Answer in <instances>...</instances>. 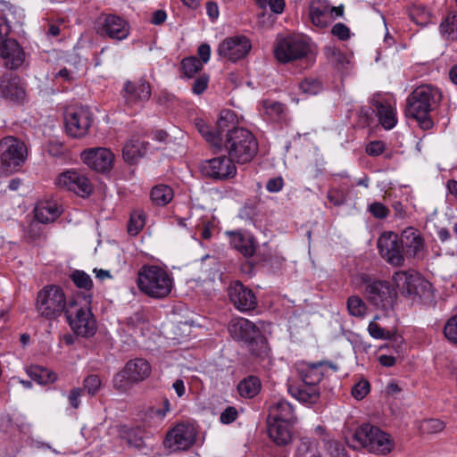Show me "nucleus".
<instances>
[{
    "label": "nucleus",
    "mask_w": 457,
    "mask_h": 457,
    "mask_svg": "<svg viewBox=\"0 0 457 457\" xmlns=\"http://www.w3.org/2000/svg\"><path fill=\"white\" fill-rule=\"evenodd\" d=\"M147 151V143L137 137L129 139L122 148L123 159L127 162L133 163L143 157Z\"/></svg>",
    "instance_id": "473e14b6"
},
{
    "label": "nucleus",
    "mask_w": 457,
    "mask_h": 457,
    "mask_svg": "<svg viewBox=\"0 0 457 457\" xmlns=\"http://www.w3.org/2000/svg\"><path fill=\"white\" fill-rule=\"evenodd\" d=\"M401 237L406 257L419 255L424 248V240L420 230H403Z\"/></svg>",
    "instance_id": "2f4dec72"
},
{
    "label": "nucleus",
    "mask_w": 457,
    "mask_h": 457,
    "mask_svg": "<svg viewBox=\"0 0 457 457\" xmlns=\"http://www.w3.org/2000/svg\"><path fill=\"white\" fill-rule=\"evenodd\" d=\"M344 14V6H332L327 0H315L310 5V19L318 28H326Z\"/></svg>",
    "instance_id": "f3484780"
},
{
    "label": "nucleus",
    "mask_w": 457,
    "mask_h": 457,
    "mask_svg": "<svg viewBox=\"0 0 457 457\" xmlns=\"http://www.w3.org/2000/svg\"><path fill=\"white\" fill-rule=\"evenodd\" d=\"M70 278L79 288L89 290L93 286V281L90 276L83 270L73 271Z\"/></svg>",
    "instance_id": "de8ad7c7"
},
{
    "label": "nucleus",
    "mask_w": 457,
    "mask_h": 457,
    "mask_svg": "<svg viewBox=\"0 0 457 457\" xmlns=\"http://www.w3.org/2000/svg\"><path fill=\"white\" fill-rule=\"evenodd\" d=\"M328 199L332 204L337 206L345 203L346 195L341 188H331L328 192Z\"/></svg>",
    "instance_id": "4d7b16f0"
},
{
    "label": "nucleus",
    "mask_w": 457,
    "mask_h": 457,
    "mask_svg": "<svg viewBox=\"0 0 457 457\" xmlns=\"http://www.w3.org/2000/svg\"><path fill=\"white\" fill-rule=\"evenodd\" d=\"M410 19L419 26L425 27L434 23L433 13L424 5L413 4L409 9Z\"/></svg>",
    "instance_id": "c9c22d12"
},
{
    "label": "nucleus",
    "mask_w": 457,
    "mask_h": 457,
    "mask_svg": "<svg viewBox=\"0 0 457 457\" xmlns=\"http://www.w3.org/2000/svg\"><path fill=\"white\" fill-rule=\"evenodd\" d=\"M228 292L230 302L240 312L251 311L257 306V298L253 292L239 281L232 283Z\"/></svg>",
    "instance_id": "412c9836"
},
{
    "label": "nucleus",
    "mask_w": 457,
    "mask_h": 457,
    "mask_svg": "<svg viewBox=\"0 0 457 457\" xmlns=\"http://www.w3.org/2000/svg\"><path fill=\"white\" fill-rule=\"evenodd\" d=\"M347 310L351 316L363 319L367 313V304L358 295H351L348 297L347 302Z\"/></svg>",
    "instance_id": "79ce46f5"
},
{
    "label": "nucleus",
    "mask_w": 457,
    "mask_h": 457,
    "mask_svg": "<svg viewBox=\"0 0 457 457\" xmlns=\"http://www.w3.org/2000/svg\"><path fill=\"white\" fill-rule=\"evenodd\" d=\"M231 245L243 255L252 256L256 249V241L248 230H229L227 232Z\"/></svg>",
    "instance_id": "c85d7f7f"
},
{
    "label": "nucleus",
    "mask_w": 457,
    "mask_h": 457,
    "mask_svg": "<svg viewBox=\"0 0 457 457\" xmlns=\"http://www.w3.org/2000/svg\"><path fill=\"white\" fill-rule=\"evenodd\" d=\"M209 83V76L203 74L199 76L193 83L192 91L195 95H201L204 93Z\"/></svg>",
    "instance_id": "680f3d73"
},
{
    "label": "nucleus",
    "mask_w": 457,
    "mask_h": 457,
    "mask_svg": "<svg viewBox=\"0 0 457 457\" xmlns=\"http://www.w3.org/2000/svg\"><path fill=\"white\" fill-rule=\"evenodd\" d=\"M331 33L341 41L349 39L352 36L350 29L344 23H336L332 29Z\"/></svg>",
    "instance_id": "6e6d98bb"
},
{
    "label": "nucleus",
    "mask_w": 457,
    "mask_h": 457,
    "mask_svg": "<svg viewBox=\"0 0 457 457\" xmlns=\"http://www.w3.org/2000/svg\"><path fill=\"white\" fill-rule=\"evenodd\" d=\"M235 162L229 156H217L205 160L201 164L202 173L214 180H227L237 174Z\"/></svg>",
    "instance_id": "2eb2a0df"
},
{
    "label": "nucleus",
    "mask_w": 457,
    "mask_h": 457,
    "mask_svg": "<svg viewBox=\"0 0 457 457\" xmlns=\"http://www.w3.org/2000/svg\"><path fill=\"white\" fill-rule=\"evenodd\" d=\"M76 78V73L67 68H62L58 71L53 73V79L60 82H72Z\"/></svg>",
    "instance_id": "bf43d9fd"
},
{
    "label": "nucleus",
    "mask_w": 457,
    "mask_h": 457,
    "mask_svg": "<svg viewBox=\"0 0 457 457\" xmlns=\"http://www.w3.org/2000/svg\"><path fill=\"white\" fill-rule=\"evenodd\" d=\"M440 34L446 40L457 39V13L449 12L439 26Z\"/></svg>",
    "instance_id": "4c0bfd02"
},
{
    "label": "nucleus",
    "mask_w": 457,
    "mask_h": 457,
    "mask_svg": "<svg viewBox=\"0 0 457 457\" xmlns=\"http://www.w3.org/2000/svg\"><path fill=\"white\" fill-rule=\"evenodd\" d=\"M80 158L84 164L98 172L109 171L114 162L113 153L105 147L85 149Z\"/></svg>",
    "instance_id": "a211bd4d"
},
{
    "label": "nucleus",
    "mask_w": 457,
    "mask_h": 457,
    "mask_svg": "<svg viewBox=\"0 0 457 457\" xmlns=\"http://www.w3.org/2000/svg\"><path fill=\"white\" fill-rule=\"evenodd\" d=\"M0 56L4 60V65L15 70L21 66L24 62L25 54L22 47L14 39H8L0 46Z\"/></svg>",
    "instance_id": "393cba45"
},
{
    "label": "nucleus",
    "mask_w": 457,
    "mask_h": 457,
    "mask_svg": "<svg viewBox=\"0 0 457 457\" xmlns=\"http://www.w3.org/2000/svg\"><path fill=\"white\" fill-rule=\"evenodd\" d=\"M261 389V381L255 376H249L237 385L239 395L245 398L254 397Z\"/></svg>",
    "instance_id": "58836bf2"
},
{
    "label": "nucleus",
    "mask_w": 457,
    "mask_h": 457,
    "mask_svg": "<svg viewBox=\"0 0 457 457\" xmlns=\"http://www.w3.org/2000/svg\"><path fill=\"white\" fill-rule=\"evenodd\" d=\"M64 124L67 134L74 138L85 137L92 124L91 112L83 106L70 107L65 111Z\"/></svg>",
    "instance_id": "4468645a"
},
{
    "label": "nucleus",
    "mask_w": 457,
    "mask_h": 457,
    "mask_svg": "<svg viewBox=\"0 0 457 457\" xmlns=\"http://www.w3.org/2000/svg\"><path fill=\"white\" fill-rule=\"evenodd\" d=\"M101 379L97 375H89L83 381L84 389L91 395H94L101 387Z\"/></svg>",
    "instance_id": "864d4df0"
},
{
    "label": "nucleus",
    "mask_w": 457,
    "mask_h": 457,
    "mask_svg": "<svg viewBox=\"0 0 457 457\" xmlns=\"http://www.w3.org/2000/svg\"><path fill=\"white\" fill-rule=\"evenodd\" d=\"M295 368L303 386L290 387L289 391L298 401L305 403H313L319 399L320 389L318 385L327 374L328 369L337 370L336 365L328 361L316 363L299 361L295 364Z\"/></svg>",
    "instance_id": "f257e3e1"
},
{
    "label": "nucleus",
    "mask_w": 457,
    "mask_h": 457,
    "mask_svg": "<svg viewBox=\"0 0 457 457\" xmlns=\"http://www.w3.org/2000/svg\"><path fill=\"white\" fill-rule=\"evenodd\" d=\"M28 376L40 385L54 383L57 375L52 370L38 365H31L26 368Z\"/></svg>",
    "instance_id": "f704fd0d"
},
{
    "label": "nucleus",
    "mask_w": 457,
    "mask_h": 457,
    "mask_svg": "<svg viewBox=\"0 0 457 457\" xmlns=\"http://www.w3.org/2000/svg\"><path fill=\"white\" fill-rule=\"evenodd\" d=\"M0 10L4 12V16L10 20V25L12 23L21 24L25 19L24 10L10 3H1Z\"/></svg>",
    "instance_id": "a19ab883"
},
{
    "label": "nucleus",
    "mask_w": 457,
    "mask_h": 457,
    "mask_svg": "<svg viewBox=\"0 0 457 457\" xmlns=\"http://www.w3.org/2000/svg\"><path fill=\"white\" fill-rule=\"evenodd\" d=\"M124 368L135 383L145 380L151 374V366L149 362L142 358H136L129 361Z\"/></svg>",
    "instance_id": "72a5a7b5"
},
{
    "label": "nucleus",
    "mask_w": 457,
    "mask_h": 457,
    "mask_svg": "<svg viewBox=\"0 0 457 457\" xmlns=\"http://www.w3.org/2000/svg\"><path fill=\"white\" fill-rule=\"evenodd\" d=\"M112 383L116 389L125 392L129 389L131 385L135 382L130 378L129 373L126 372V369L123 368L120 372L115 374Z\"/></svg>",
    "instance_id": "49530a36"
},
{
    "label": "nucleus",
    "mask_w": 457,
    "mask_h": 457,
    "mask_svg": "<svg viewBox=\"0 0 457 457\" xmlns=\"http://www.w3.org/2000/svg\"><path fill=\"white\" fill-rule=\"evenodd\" d=\"M203 68V64L195 56L186 57L181 61V70L187 78H192Z\"/></svg>",
    "instance_id": "c03bdc74"
},
{
    "label": "nucleus",
    "mask_w": 457,
    "mask_h": 457,
    "mask_svg": "<svg viewBox=\"0 0 457 457\" xmlns=\"http://www.w3.org/2000/svg\"><path fill=\"white\" fill-rule=\"evenodd\" d=\"M386 148V145L383 141L375 140L370 142L366 146V153L370 156L380 155Z\"/></svg>",
    "instance_id": "e2e57ef3"
},
{
    "label": "nucleus",
    "mask_w": 457,
    "mask_h": 457,
    "mask_svg": "<svg viewBox=\"0 0 457 457\" xmlns=\"http://www.w3.org/2000/svg\"><path fill=\"white\" fill-rule=\"evenodd\" d=\"M261 107L263 114L267 115L270 119H276L284 110L283 104L273 100H263L261 103Z\"/></svg>",
    "instance_id": "a18cd8bd"
},
{
    "label": "nucleus",
    "mask_w": 457,
    "mask_h": 457,
    "mask_svg": "<svg viewBox=\"0 0 457 457\" xmlns=\"http://www.w3.org/2000/svg\"><path fill=\"white\" fill-rule=\"evenodd\" d=\"M237 411L235 407L228 406L221 413L220 420L223 424H229L235 421L237 418Z\"/></svg>",
    "instance_id": "338daca9"
},
{
    "label": "nucleus",
    "mask_w": 457,
    "mask_h": 457,
    "mask_svg": "<svg viewBox=\"0 0 457 457\" xmlns=\"http://www.w3.org/2000/svg\"><path fill=\"white\" fill-rule=\"evenodd\" d=\"M146 226V215L142 210H135L130 213L128 228H144Z\"/></svg>",
    "instance_id": "3c124183"
},
{
    "label": "nucleus",
    "mask_w": 457,
    "mask_h": 457,
    "mask_svg": "<svg viewBox=\"0 0 457 457\" xmlns=\"http://www.w3.org/2000/svg\"><path fill=\"white\" fill-rule=\"evenodd\" d=\"M251 47V42L246 37L235 36L223 40L219 45L217 52L220 57L231 62H237L245 57Z\"/></svg>",
    "instance_id": "6ab92c4d"
},
{
    "label": "nucleus",
    "mask_w": 457,
    "mask_h": 457,
    "mask_svg": "<svg viewBox=\"0 0 457 457\" xmlns=\"http://www.w3.org/2000/svg\"><path fill=\"white\" fill-rule=\"evenodd\" d=\"M393 282L395 287L406 295H418L419 286L426 283L422 280L418 272L413 270L407 271H397L393 275Z\"/></svg>",
    "instance_id": "a878e982"
},
{
    "label": "nucleus",
    "mask_w": 457,
    "mask_h": 457,
    "mask_svg": "<svg viewBox=\"0 0 457 457\" xmlns=\"http://www.w3.org/2000/svg\"><path fill=\"white\" fill-rule=\"evenodd\" d=\"M228 329L234 339L246 343L259 337L260 333L255 324L242 317L233 318L228 323Z\"/></svg>",
    "instance_id": "5701e85b"
},
{
    "label": "nucleus",
    "mask_w": 457,
    "mask_h": 457,
    "mask_svg": "<svg viewBox=\"0 0 457 457\" xmlns=\"http://www.w3.org/2000/svg\"><path fill=\"white\" fill-rule=\"evenodd\" d=\"M224 147L228 156L238 164L253 161L258 152V142L253 134L243 128L226 129Z\"/></svg>",
    "instance_id": "7ed1b4c3"
},
{
    "label": "nucleus",
    "mask_w": 457,
    "mask_h": 457,
    "mask_svg": "<svg viewBox=\"0 0 457 457\" xmlns=\"http://www.w3.org/2000/svg\"><path fill=\"white\" fill-rule=\"evenodd\" d=\"M54 185L83 198L90 196L94 191L90 179L84 172L76 169H67L60 172L54 179Z\"/></svg>",
    "instance_id": "9b49d317"
},
{
    "label": "nucleus",
    "mask_w": 457,
    "mask_h": 457,
    "mask_svg": "<svg viewBox=\"0 0 457 457\" xmlns=\"http://www.w3.org/2000/svg\"><path fill=\"white\" fill-rule=\"evenodd\" d=\"M129 23L115 14L104 15L98 19L96 31L102 37L121 41L129 35Z\"/></svg>",
    "instance_id": "dca6fc26"
},
{
    "label": "nucleus",
    "mask_w": 457,
    "mask_h": 457,
    "mask_svg": "<svg viewBox=\"0 0 457 457\" xmlns=\"http://www.w3.org/2000/svg\"><path fill=\"white\" fill-rule=\"evenodd\" d=\"M174 196L173 190L166 185H157L151 191V199L154 204L160 206L168 204Z\"/></svg>",
    "instance_id": "ea45409f"
},
{
    "label": "nucleus",
    "mask_w": 457,
    "mask_h": 457,
    "mask_svg": "<svg viewBox=\"0 0 457 457\" xmlns=\"http://www.w3.org/2000/svg\"><path fill=\"white\" fill-rule=\"evenodd\" d=\"M312 52V39L299 33L278 35L274 44L275 58L287 63L307 57Z\"/></svg>",
    "instance_id": "39448f33"
},
{
    "label": "nucleus",
    "mask_w": 457,
    "mask_h": 457,
    "mask_svg": "<svg viewBox=\"0 0 457 457\" xmlns=\"http://www.w3.org/2000/svg\"><path fill=\"white\" fill-rule=\"evenodd\" d=\"M440 96V92L429 85L418 87L408 97L406 114L411 117L428 115Z\"/></svg>",
    "instance_id": "1a4fd4ad"
},
{
    "label": "nucleus",
    "mask_w": 457,
    "mask_h": 457,
    "mask_svg": "<svg viewBox=\"0 0 457 457\" xmlns=\"http://www.w3.org/2000/svg\"><path fill=\"white\" fill-rule=\"evenodd\" d=\"M381 257L393 266H401L406 257L401 237L392 230L384 231L378 240Z\"/></svg>",
    "instance_id": "ddd939ff"
},
{
    "label": "nucleus",
    "mask_w": 457,
    "mask_h": 457,
    "mask_svg": "<svg viewBox=\"0 0 457 457\" xmlns=\"http://www.w3.org/2000/svg\"><path fill=\"white\" fill-rule=\"evenodd\" d=\"M142 431L140 429H130L127 433L128 443L137 448L143 445Z\"/></svg>",
    "instance_id": "69168bd1"
},
{
    "label": "nucleus",
    "mask_w": 457,
    "mask_h": 457,
    "mask_svg": "<svg viewBox=\"0 0 457 457\" xmlns=\"http://www.w3.org/2000/svg\"><path fill=\"white\" fill-rule=\"evenodd\" d=\"M66 318L71 329L79 336L90 337L96 330V322L87 304L83 306L71 300L66 309Z\"/></svg>",
    "instance_id": "9d476101"
},
{
    "label": "nucleus",
    "mask_w": 457,
    "mask_h": 457,
    "mask_svg": "<svg viewBox=\"0 0 457 457\" xmlns=\"http://www.w3.org/2000/svg\"><path fill=\"white\" fill-rule=\"evenodd\" d=\"M0 95L9 102L21 103L26 93L19 78L4 76L0 79Z\"/></svg>",
    "instance_id": "bb28decb"
},
{
    "label": "nucleus",
    "mask_w": 457,
    "mask_h": 457,
    "mask_svg": "<svg viewBox=\"0 0 457 457\" xmlns=\"http://www.w3.org/2000/svg\"><path fill=\"white\" fill-rule=\"evenodd\" d=\"M370 213L378 219H384L388 214V209L379 202H374L369 206Z\"/></svg>",
    "instance_id": "0e129e2a"
},
{
    "label": "nucleus",
    "mask_w": 457,
    "mask_h": 457,
    "mask_svg": "<svg viewBox=\"0 0 457 457\" xmlns=\"http://www.w3.org/2000/svg\"><path fill=\"white\" fill-rule=\"evenodd\" d=\"M267 421L295 422L294 408L290 403L284 399L273 400L268 408Z\"/></svg>",
    "instance_id": "cd10ccee"
},
{
    "label": "nucleus",
    "mask_w": 457,
    "mask_h": 457,
    "mask_svg": "<svg viewBox=\"0 0 457 457\" xmlns=\"http://www.w3.org/2000/svg\"><path fill=\"white\" fill-rule=\"evenodd\" d=\"M61 214L57 203L50 200L39 201L34 209L35 220L42 224H48L55 220Z\"/></svg>",
    "instance_id": "7c9ffc66"
},
{
    "label": "nucleus",
    "mask_w": 457,
    "mask_h": 457,
    "mask_svg": "<svg viewBox=\"0 0 457 457\" xmlns=\"http://www.w3.org/2000/svg\"><path fill=\"white\" fill-rule=\"evenodd\" d=\"M68 304L63 290L58 286H46L37 296L38 313L49 320L59 317L62 312L66 313Z\"/></svg>",
    "instance_id": "0eeeda50"
},
{
    "label": "nucleus",
    "mask_w": 457,
    "mask_h": 457,
    "mask_svg": "<svg viewBox=\"0 0 457 457\" xmlns=\"http://www.w3.org/2000/svg\"><path fill=\"white\" fill-rule=\"evenodd\" d=\"M444 428L445 423L438 419L424 420L420 425V429L428 434L438 433Z\"/></svg>",
    "instance_id": "8fccbe9b"
},
{
    "label": "nucleus",
    "mask_w": 457,
    "mask_h": 457,
    "mask_svg": "<svg viewBox=\"0 0 457 457\" xmlns=\"http://www.w3.org/2000/svg\"><path fill=\"white\" fill-rule=\"evenodd\" d=\"M82 394H83V389L79 388V387L72 388L70 391V394L68 396V401H69L70 405L72 408L78 409L79 407L80 398L82 396Z\"/></svg>",
    "instance_id": "774afa93"
},
{
    "label": "nucleus",
    "mask_w": 457,
    "mask_h": 457,
    "mask_svg": "<svg viewBox=\"0 0 457 457\" xmlns=\"http://www.w3.org/2000/svg\"><path fill=\"white\" fill-rule=\"evenodd\" d=\"M355 287L361 289L366 300L377 309H392L396 299V291L386 280L378 279L367 273L358 274L354 278Z\"/></svg>",
    "instance_id": "f03ea898"
},
{
    "label": "nucleus",
    "mask_w": 457,
    "mask_h": 457,
    "mask_svg": "<svg viewBox=\"0 0 457 457\" xmlns=\"http://www.w3.org/2000/svg\"><path fill=\"white\" fill-rule=\"evenodd\" d=\"M295 422L267 421L270 438L278 446H286L291 444L293 434L291 427Z\"/></svg>",
    "instance_id": "c756f323"
},
{
    "label": "nucleus",
    "mask_w": 457,
    "mask_h": 457,
    "mask_svg": "<svg viewBox=\"0 0 457 457\" xmlns=\"http://www.w3.org/2000/svg\"><path fill=\"white\" fill-rule=\"evenodd\" d=\"M444 334L445 337L457 344V315L451 317L444 327Z\"/></svg>",
    "instance_id": "603ef678"
},
{
    "label": "nucleus",
    "mask_w": 457,
    "mask_h": 457,
    "mask_svg": "<svg viewBox=\"0 0 457 457\" xmlns=\"http://www.w3.org/2000/svg\"><path fill=\"white\" fill-rule=\"evenodd\" d=\"M370 391V384L366 380L359 381L352 389L353 396L357 400L363 399Z\"/></svg>",
    "instance_id": "13d9d810"
},
{
    "label": "nucleus",
    "mask_w": 457,
    "mask_h": 457,
    "mask_svg": "<svg viewBox=\"0 0 457 457\" xmlns=\"http://www.w3.org/2000/svg\"><path fill=\"white\" fill-rule=\"evenodd\" d=\"M249 351L253 355L263 360L269 357L270 349L266 339L259 333V337L248 343Z\"/></svg>",
    "instance_id": "37998d69"
},
{
    "label": "nucleus",
    "mask_w": 457,
    "mask_h": 457,
    "mask_svg": "<svg viewBox=\"0 0 457 457\" xmlns=\"http://www.w3.org/2000/svg\"><path fill=\"white\" fill-rule=\"evenodd\" d=\"M11 30L10 20L4 16V12L0 10V46L3 42L8 40L7 38Z\"/></svg>",
    "instance_id": "052dcab7"
},
{
    "label": "nucleus",
    "mask_w": 457,
    "mask_h": 457,
    "mask_svg": "<svg viewBox=\"0 0 457 457\" xmlns=\"http://www.w3.org/2000/svg\"><path fill=\"white\" fill-rule=\"evenodd\" d=\"M372 102L380 124L386 129H392L397 123L395 101L390 96L378 95Z\"/></svg>",
    "instance_id": "4be33fe9"
},
{
    "label": "nucleus",
    "mask_w": 457,
    "mask_h": 457,
    "mask_svg": "<svg viewBox=\"0 0 457 457\" xmlns=\"http://www.w3.org/2000/svg\"><path fill=\"white\" fill-rule=\"evenodd\" d=\"M197 430L195 425L179 422L166 434L164 446L170 452L185 451L192 447L196 440Z\"/></svg>",
    "instance_id": "f8f14e48"
},
{
    "label": "nucleus",
    "mask_w": 457,
    "mask_h": 457,
    "mask_svg": "<svg viewBox=\"0 0 457 457\" xmlns=\"http://www.w3.org/2000/svg\"><path fill=\"white\" fill-rule=\"evenodd\" d=\"M378 317H375L374 320L370 321L368 326V332L370 337L375 339L387 340L393 337V333L390 330L385 329L380 327L376 320Z\"/></svg>",
    "instance_id": "09e8293b"
},
{
    "label": "nucleus",
    "mask_w": 457,
    "mask_h": 457,
    "mask_svg": "<svg viewBox=\"0 0 457 457\" xmlns=\"http://www.w3.org/2000/svg\"><path fill=\"white\" fill-rule=\"evenodd\" d=\"M299 89L306 95H317L321 90V85L314 79H304L299 84Z\"/></svg>",
    "instance_id": "5fc2aeb1"
},
{
    "label": "nucleus",
    "mask_w": 457,
    "mask_h": 457,
    "mask_svg": "<svg viewBox=\"0 0 457 457\" xmlns=\"http://www.w3.org/2000/svg\"><path fill=\"white\" fill-rule=\"evenodd\" d=\"M27 158V147L18 138L9 136L0 140V170L8 174L16 170Z\"/></svg>",
    "instance_id": "6e6552de"
},
{
    "label": "nucleus",
    "mask_w": 457,
    "mask_h": 457,
    "mask_svg": "<svg viewBox=\"0 0 457 457\" xmlns=\"http://www.w3.org/2000/svg\"><path fill=\"white\" fill-rule=\"evenodd\" d=\"M137 284L141 292L156 299L168 296L173 286L167 271L154 265H145L139 270Z\"/></svg>",
    "instance_id": "20e7f679"
},
{
    "label": "nucleus",
    "mask_w": 457,
    "mask_h": 457,
    "mask_svg": "<svg viewBox=\"0 0 457 457\" xmlns=\"http://www.w3.org/2000/svg\"><path fill=\"white\" fill-rule=\"evenodd\" d=\"M233 119V113L229 111H223L217 121V130H212L202 119H196L195 125L199 133L211 145L219 147L222 141V134L228 127V121Z\"/></svg>",
    "instance_id": "aec40b11"
},
{
    "label": "nucleus",
    "mask_w": 457,
    "mask_h": 457,
    "mask_svg": "<svg viewBox=\"0 0 457 457\" xmlns=\"http://www.w3.org/2000/svg\"><path fill=\"white\" fill-rule=\"evenodd\" d=\"M324 53L328 60L337 69H344L350 63L351 55L343 53L334 45H328L324 48Z\"/></svg>",
    "instance_id": "e433bc0d"
},
{
    "label": "nucleus",
    "mask_w": 457,
    "mask_h": 457,
    "mask_svg": "<svg viewBox=\"0 0 457 457\" xmlns=\"http://www.w3.org/2000/svg\"><path fill=\"white\" fill-rule=\"evenodd\" d=\"M353 439L370 453L386 454L393 448L389 435L370 423L361 425L355 430Z\"/></svg>",
    "instance_id": "423d86ee"
},
{
    "label": "nucleus",
    "mask_w": 457,
    "mask_h": 457,
    "mask_svg": "<svg viewBox=\"0 0 457 457\" xmlns=\"http://www.w3.org/2000/svg\"><path fill=\"white\" fill-rule=\"evenodd\" d=\"M124 99L129 105H142L151 96V87L145 80L128 81L124 85Z\"/></svg>",
    "instance_id": "b1692460"
}]
</instances>
